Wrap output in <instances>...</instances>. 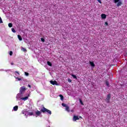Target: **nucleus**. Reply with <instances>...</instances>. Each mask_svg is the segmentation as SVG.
Returning <instances> with one entry per match:
<instances>
[{
  "label": "nucleus",
  "mask_w": 127,
  "mask_h": 127,
  "mask_svg": "<svg viewBox=\"0 0 127 127\" xmlns=\"http://www.w3.org/2000/svg\"><path fill=\"white\" fill-rule=\"evenodd\" d=\"M24 91H25V87H21L20 88V92L18 94H17V96H16L17 100H19V99L21 100V98H22L23 97H24L23 96V94H24Z\"/></svg>",
  "instance_id": "1"
},
{
  "label": "nucleus",
  "mask_w": 127,
  "mask_h": 127,
  "mask_svg": "<svg viewBox=\"0 0 127 127\" xmlns=\"http://www.w3.org/2000/svg\"><path fill=\"white\" fill-rule=\"evenodd\" d=\"M22 114L24 115L26 118H27V116H29V117L31 116H34V115H33V112H29L26 110H23L22 111Z\"/></svg>",
  "instance_id": "2"
},
{
  "label": "nucleus",
  "mask_w": 127,
  "mask_h": 127,
  "mask_svg": "<svg viewBox=\"0 0 127 127\" xmlns=\"http://www.w3.org/2000/svg\"><path fill=\"white\" fill-rule=\"evenodd\" d=\"M41 112H42V113H47L49 115H51L52 114L51 111L45 108V107H43L41 110Z\"/></svg>",
  "instance_id": "3"
},
{
  "label": "nucleus",
  "mask_w": 127,
  "mask_h": 127,
  "mask_svg": "<svg viewBox=\"0 0 127 127\" xmlns=\"http://www.w3.org/2000/svg\"><path fill=\"white\" fill-rule=\"evenodd\" d=\"M42 112L41 111H37L36 112H35V114H36V115H34V116H35V117H36V118H37V117H42V115H41V113H42Z\"/></svg>",
  "instance_id": "4"
},
{
  "label": "nucleus",
  "mask_w": 127,
  "mask_h": 127,
  "mask_svg": "<svg viewBox=\"0 0 127 127\" xmlns=\"http://www.w3.org/2000/svg\"><path fill=\"white\" fill-rule=\"evenodd\" d=\"M24 97L21 98V100H22L23 101H26L28 100V97H29V94H27L26 96L23 95Z\"/></svg>",
  "instance_id": "5"
},
{
  "label": "nucleus",
  "mask_w": 127,
  "mask_h": 127,
  "mask_svg": "<svg viewBox=\"0 0 127 127\" xmlns=\"http://www.w3.org/2000/svg\"><path fill=\"white\" fill-rule=\"evenodd\" d=\"M110 100H111V94H108L107 96L106 102L107 103H110Z\"/></svg>",
  "instance_id": "6"
},
{
  "label": "nucleus",
  "mask_w": 127,
  "mask_h": 127,
  "mask_svg": "<svg viewBox=\"0 0 127 127\" xmlns=\"http://www.w3.org/2000/svg\"><path fill=\"white\" fill-rule=\"evenodd\" d=\"M50 83L52 85H56L57 86H58V83L56 81L51 80Z\"/></svg>",
  "instance_id": "7"
},
{
  "label": "nucleus",
  "mask_w": 127,
  "mask_h": 127,
  "mask_svg": "<svg viewBox=\"0 0 127 127\" xmlns=\"http://www.w3.org/2000/svg\"><path fill=\"white\" fill-rule=\"evenodd\" d=\"M89 64H90V66H91L92 69H93V68L95 67V64H94L93 62L89 61Z\"/></svg>",
  "instance_id": "8"
},
{
  "label": "nucleus",
  "mask_w": 127,
  "mask_h": 127,
  "mask_svg": "<svg viewBox=\"0 0 127 127\" xmlns=\"http://www.w3.org/2000/svg\"><path fill=\"white\" fill-rule=\"evenodd\" d=\"M79 120V117L77 116H74L73 118V122H76V121H78Z\"/></svg>",
  "instance_id": "9"
},
{
  "label": "nucleus",
  "mask_w": 127,
  "mask_h": 127,
  "mask_svg": "<svg viewBox=\"0 0 127 127\" xmlns=\"http://www.w3.org/2000/svg\"><path fill=\"white\" fill-rule=\"evenodd\" d=\"M101 17H102V18H103L104 19H105V18H106L107 15H106V14H102Z\"/></svg>",
  "instance_id": "10"
},
{
  "label": "nucleus",
  "mask_w": 127,
  "mask_h": 127,
  "mask_svg": "<svg viewBox=\"0 0 127 127\" xmlns=\"http://www.w3.org/2000/svg\"><path fill=\"white\" fill-rule=\"evenodd\" d=\"M15 78L16 80H17L16 81H21V80H22V78H19L18 77H16V76H15Z\"/></svg>",
  "instance_id": "11"
},
{
  "label": "nucleus",
  "mask_w": 127,
  "mask_h": 127,
  "mask_svg": "<svg viewBox=\"0 0 127 127\" xmlns=\"http://www.w3.org/2000/svg\"><path fill=\"white\" fill-rule=\"evenodd\" d=\"M13 110L14 111H17V110H18V106H16L15 107H13Z\"/></svg>",
  "instance_id": "12"
},
{
  "label": "nucleus",
  "mask_w": 127,
  "mask_h": 127,
  "mask_svg": "<svg viewBox=\"0 0 127 127\" xmlns=\"http://www.w3.org/2000/svg\"><path fill=\"white\" fill-rule=\"evenodd\" d=\"M122 2L121 1H119L117 4V6H120L121 5H122Z\"/></svg>",
  "instance_id": "13"
},
{
  "label": "nucleus",
  "mask_w": 127,
  "mask_h": 127,
  "mask_svg": "<svg viewBox=\"0 0 127 127\" xmlns=\"http://www.w3.org/2000/svg\"><path fill=\"white\" fill-rule=\"evenodd\" d=\"M65 111H66V112H68V113L70 112V109H69L68 106L65 107Z\"/></svg>",
  "instance_id": "14"
},
{
  "label": "nucleus",
  "mask_w": 127,
  "mask_h": 127,
  "mask_svg": "<svg viewBox=\"0 0 127 127\" xmlns=\"http://www.w3.org/2000/svg\"><path fill=\"white\" fill-rule=\"evenodd\" d=\"M21 50L22 51H23V52H26V49H25V48H23V47H21Z\"/></svg>",
  "instance_id": "15"
},
{
  "label": "nucleus",
  "mask_w": 127,
  "mask_h": 127,
  "mask_svg": "<svg viewBox=\"0 0 127 127\" xmlns=\"http://www.w3.org/2000/svg\"><path fill=\"white\" fill-rule=\"evenodd\" d=\"M18 38L19 40H20V41H21V40H22V38H21V36H20V35H18Z\"/></svg>",
  "instance_id": "16"
},
{
  "label": "nucleus",
  "mask_w": 127,
  "mask_h": 127,
  "mask_svg": "<svg viewBox=\"0 0 127 127\" xmlns=\"http://www.w3.org/2000/svg\"><path fill=\"white\" fill-rule=\"evenodd\" d=\"M14 74L16 75V76H19L20 74L19 72H18V71H15Z\"/></svg>",
  "instance_id": "17"
},
{
  "label": "nucleus",
  "mask_w": 127,
  "mask_h": 127,
  "mask_svg": "<svg viewBox=\"0 0 127 127\" xmlns=\"http://www.w3.org/2000/svg\"><path fill=\"white\" fill-rule=\"evenodd\" d=\"M60 97L61 98V100L62 101H63V100H64V97H63V95H60Z\"/></svg>",
  "instance_id": "18"
},
{
  "label": "nucleus",
  "mask_w": 127,
  "mask_h": 127,
  "mask_svg": "<svg viewBox=\"0 0 127 127\" xmlns=\"http://www.w3.org/2000/svg\"><path fill=\"white\" fill-rule=\"evenodd\" d=\"M62 106H63V107H64V108H66L68 107L67 105L65 104L64 103H62Z\"/></svg>",
  "instance_id": "19"
},
{
  "label": "nucleus",
  "mask_w": 127,
  "mask_h": 127,
  "mask_svg": "<svg viewBox=\"0 0 127 127\" xmlns=\"http://www.w3.org/2000/svg\"><path fill=\"white\" fill-rule=\"evenodd\" d=\"M11 31L13 32V33H15V32H16V31H15V30H14V28H13L11 29Z\"/></svg>",
  "instance_id": "20"
},
{
  "label": "nucleus",
  "mask_w": 127,
  "mask_h": 127,
  "mask_svg": "<svg viewBox=\"0 0 127 127\" xmlns=\"http://www.w3.org/2000/svg\"><path fill=\"white\" fill-rule=\"evenodd\" d=\"M47 64L49 66H52V64H51L50 62H47Z\"/></svg>",
  "instance_id": "21"
},
{
  "label": "nucleus",
  "mask_w": 127,
  "mask_h": 127,
  "mask_svg": "<svg viewBox=\"0 0 127 127\" xmlns=\"http://www.w3.org/2000/svg\"><path fill=\"white\" fill-rule=\"evenodd\" d=\"M71 76H72V77H73V78L74 79H77V76L76 75H75L74 74H71Z\"/></svg>",
  "instance_id": "22"
},
{
  "label": "nucleus",
  "mask_w": 127,
  "mask_h": 127,
  "mask_svg": "<svg viewBox=\"0 0 127 127\" xmlns=\"http://www.w3.org/2000/svg\"><path fill=\"white\" fill-rule=\"evenodd\" d=\"M8 25L9 27H12V24L11 23H9Z\"/></svg>",
  "instance_id": "23"
},
{
  "label": "nucleus",
  "mask_w": 127,
  "mask_h": 127,
  "mask_svg": "<svg viewBox=\"0 0 127 127\" xmlns=\"http://www.w3.org/2000/svg\"><path fill=\"white\" fill-rule=\"evenodd\" d=\"M106 86H107V87H109V86H110V84H109V82L106 81Z\"/></svg>",
  "instance_id": "24"
},
{
  "label": "nucleus",
  "mask_w": 127,
  "mask_h": 127,
  "mask_svg": "<svg viewBox=\"0 0 127 127\" xmlns=\"http://www.w3.org/2000/svg\"><path fill=\"white\" fill-rule=\"evenodd\" d=\"M41 40L42 41V42H44L45 41V39H44L43 38H41Z\"/></svg>",
  "instance_id": "25"
},
{
  "label": "nucleus",
  "mask_w": 127,
  "mask_h": 127,
  "mask_svg": "<svg viewBox=\"0 0 127 127\" xmlns=\"http://www.w3.org/2000/svg\"><path fill=\"white\" fill-rule=\"evenodd\" d=\"M120 1V0H114V2L115 3H117V2H119Z\"/></svg>",
  "instance_id": "26"
},
{
  "label": "nucleus",
  "mask_w": 127,
  "mask_h": 127,
  "mask_svg": "<svg viewBox=\"0 0 127 127\" xmlns=\"http://www.w3.org/2000/svg\"><path fill=\"white\" fill-rule=\"evenodd\" d=\"M67 81H68V82L69 83H71V82H72V80H71L70 79H69V78H68V79H67Z\"/></svg>",
  "instance_id": "27"
},
{
  "label": "nucleus",
  "mask_w": 127,
  "mask_h": 127,
  "mask_svg": "<svg viewBox=\"0 0 127 127\" xmlns=\"http://www.w3.org/2000/svg\"><path fill=\"white\" fill-rule=\"evenodd\" d=\"M2 19H1V17H0V23H2Z\"/></svg>",
  "instance_id": "28"
},
{
  "label": "nucleus",
  "mask_w": 127,
  "mask_h": 127,
  "mask_svg": "<svg viewBox=\"0 0 127 127\" xmlns=\"http://www.w3.org/2000/svg\"><path fill=\"white\" fill-rule=\"evenodd\" d=\"M9 55H10V56H11L12 55V51H10V52H9Z\"/></svg>",
  "instance_id": "29"
},
{
  "label": "nucleus",
  "mask_w": 127,
  "mask_h": 127,
  "mask_svg": "<svg viewBox=\"0 0 127 127\" xmlns=\"http://www.w3.org/2000/svg\"><path fill=\"white\" fill-rule=\"evenodd\" d=\"M25 75L26 76H28V75H29V74L28 72H25Z\"/></svg>",
  "instance_id": "30"
},
{
  "label": "nucleus",
  "mask_w": 127,
  "mask_h": 127,
  "mask_svg": "<svg viewBox=\"0 0 127 127\" xmlns=\"http://www.w3.org/2000/svg\"><path fill=\"white\" fill-rule=\"evenodd\" d=\"M80 102L81 105H83V101L82 100H80Z\"/></svg>",
  "instance_id": "31"
},
{
  "label": "nucleus",
  "mask_w": 127,
  "mask_h": 127,
  "mask_svg": "<svg viewBox=\"0 0 127 127\" xmlns=\"http://www.w3.org/2000/svg\"><path fill=\"white\" fill-rule=\"evenodd\" d=\"M98 2H100V3H102V1H101V0H97Z\"/></svg>",
  "instance_id": "32"
},
{
  "label": "nucleus",
  "mask_w": 127,
  "mask_h": 127,
  "mask_svg": "<svg viewBox=\"0 0 127 127\" xmlns=\"http://www.w3.org/2000/svg\"><path fill=\"white\" fill-rule=\"evenodd\" d=\"M28 87H29V88H31V85L28 84Z\"/></svg>",
  "instance_id": "33"
},
{
  "label": "nucleus",
  "mask_w": 127,
  "mask_h": 127,
  "mask_svg": "<svg viewBox=\"0 0 127 127\" xmlns=\"http://www.w3.org/2000/svg\"><path fill=\"white\" fill-rule=\"evenodd\" d=\"M105 24L106 25H109V24L108 23V22H105Z\"/></svg>",
  "instance_id": "34"
},
{
  "label": "nucleus",
  "mask_w": 127,
  "mask_h": 127,
  "mask_svg": "<svg viewBox=\"0 0 127 127\" xmlns=\"http://www.w3.org/2000/svg\"><path fill=\"white\" fill-rule=\"evenodd\" d=\"M71 113H74V110H71Z\"/></svg>",
  "instance_id": "35"
},
{
  "label": "nucleus",
  "mask_w": 127,
  "mask_h": 127,
  "mask_svg": "<svg viewBox=\"0 0 127 127\" xmlns=\"http://www.w3.org/2000/svg\"><path fill=\"white\" fill-rule=\"evenodd\" d=\"M0 71H4V70L3 69H0Z\"/></svg>",
  "instance_id": "36"
},
{
  "label": "nucleus",
  "mask_w": 127,
  "mask_h": 127,
  "mask_svg": "<svg viewBox=\"0 0 127 127\" xmlns=\"http://www.w3.org/2000/svg\"><path fill=\"white\" fill-rule=\"evenodd\" d=\"M5 71H6V72H7V71H10V69H8L7 70H5Z\"/></svg>",
  "instance_id": "37"
},
{
  "label": "nucleus",
  "mask_w": 127,
  "mask_h": 127,
  "mask_svg": "<svg viewBox=\"0 0 127 127\" xmlns=\"http://www.w3.org/2000/svg\"><path fill=\"white\" fill-rule=\"evenodd\" d=\"M11 65H13V63H11Z\"/></svg>",
  "instance_id": "38"
},
{
  "label": "nucleus",
  "mask_w": 127,
  "mask_h": 127,
  "mask_svg": "<svg viewBox=\"0 0 127 127\" xmlns=\"http://www.w3.org/2000/svg\"><path fill=\"white\" fill-rule=\"evenodd\" d=\"M79 118H80V119H82V117H79Z\"/></svg>",
  "instance_id": "39"
}]
</instances>
